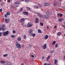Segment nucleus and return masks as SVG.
<instances>
[{
	"mask_svg": "<svg viewBox=\"0 0 65 65\" xmlns=\"http://www.w3.org/2000/svg\"><path fill=\"white\" fill-rule=\"evenodd\" d=\"M16 47L18 48H19V49H21V48H22V46L20 44L18 43V42H17L16 43Z\"/></svg>",
	"mask_w": 65,
	"mask_h": 65,
	"instance_id": "1",
	"label": "nucleus"
},
{
	"mask_svg": "<svg viewBox=\"0 0 65 65\" xmlns=\"http://www.w3.org/2000/svg\"><path fill=\"white\" fill-rule=\"evenodd\" d=\"M60 4H61L60 2L55 1L54 2V3L53 4L54 5V6H57V5H61Z\"/></svg>",
	"mask_w": 65,
	"mask_h": 65,
	"instance_id": "2",
	"label": "nucleus"
},
{
	"mask_svg": "<svg viewBox=\"0 0 65 65\" xmlns=\"http://www.w3.org/2000/svg\"><path fill=\"white\" fill-rule=\"evenodd\" d=\"M9 33V31H6L4 32L3 33V35L4 36H7Z\"/></svg>",
	"mask_w": 65,
	"mask_h": 65,
	"instance_id": "3",
	"label": "nucleus"
},
{
	"mask_svg": "<svg viewBox=\"0 0 65 65\" xmlns=\"http://www.w3.org/2000/svg\"><path fill=\"white\" fill-rule=\"evenodd\" d=\"M33 29H30L28 31V33L29 34V35H30L31 34H33Z\"/></svg>",
	"mask_w": 65,
	"mask_h": 65,
	"instance_id": "4",
	"label": "nucleus"
},
{
	"mask_svg": "<svg viewBox=\"0 0 65 65\" xmlns=\"http://www.w3.org/2000/svg\"><path fill=\"white\" fill-rule=\"evenodd\" d=\"M32 26L33 24H31V23L29 22L27 24V26L28 27V28L31 27H32Z\"/></svg>",
	"mask_w": 65,
	"mask_h": 65,
	"instance_id": "5",
	"label": "nucleus"
},
{
	"mask_svg": "<svg viewBox=\"0 0 65 65\" xmlns=\"http://www.w3.org/2000/svg\"><path fill=\"white\" fill-rule=\"evenodd\" d=\"M42 46V48H43V50H45L47 47V44H45L44 45V46Z\"/></svg>",
	"mask_w": 65,
	"mask_h": 65,
	"instance_id": "6",
	"label": "nucleus"
},
{
	"mask_svg": "<svg viewBox=\"0 0 65 65\" xmlns=\"http://www.w3.org/2000/svg\"><path fill=\"white\" fill-rule=\"evenodd\" d=\"M5 20L6 23H8L10 22V19H5Z\"/></svg>",
	"mask_w": 65,
	"mask_h": 65,
	"instance_id": "7",
	"label": "nucleus"
},
{
	"mask_svg": "<svg viewBox=\"0 0 65 65\" xmlns=\"http://www.w3.org/2000/svg\"><path fill=\"white\" fill-rule=\"evenodd\" d=\"M49 36L47 35H46L44 37V39L45 40H46L48 39Z\"/></svg>",
	"mask_w": 65,
	"mask_h": 65,
	"instance_id": "8",
	"label": "nucleus"
},
{
	"mask_svg": "<svg viewBox=\"0 0 65 65\" xmlns=\"http://www.w3.org/2000/svg\"><path fill=\"white\" fill-rule=\"evenodd\" d=\"M44 5L45 6H49L50 5V3H44Z\"/></svg>",
	"mask_w": 65,
	"mask_h": 65,
	"instance_id": "9",
	"label": "nucleus"
},
{
	"mask_svg": "<svg viewBox=\"0 0 65 65\" xmlns=\"http://www.w3.org/2000/svg\"><path fill=\"white\" fill-rule=\"evenodd\" d=\"M35 23H39V19L37 18L35 21Z\"/></svg>",
	"mask_w": 65,
	"mask_h": 65,
	"instance_id": "10",
	"label": "nucleus"
},
{
	"mask_svg": "<svg viewBox=\"0 0 65 65\" xmlns=\"http://www.w3.org/2000/svg\"><path fill=\"white\" fill-rule=\"evenodd\" d=\"M23 13L24 14H26V15H28L29 14V13L27 12L23 11Z\"/></svg>",
	"mask_w": 65,
	"mask_h": 65,
	"instance_id": "11",
	"label": "nucleus"
},
{
	"mask_svg": "<svg viewBox=\"0 0 65 65\" xmlns=\"http://www.w3.org/2000/svg\"><path fill=\"white\" fill-rule=\"evenodd\" d=\"M37 14L41 18H43V15L42 14L39 13H38Z\"/></svg>",
	"mask_w": 65,
	"mask_h": 65,
	"instance_id": "12",
	"label": "nucleus"
},
{
	"mask_svg": "<svg viewBox=\"0 0 65 65\" xmlns=\"http://www.w3.org/2000/svg\"><path fill=\"white\" fill-rule=\"evenodd\" d=\"M25 21L24 18H22L20 20V22H25Z\"/></svg>",
	"mask_w": 65,
	"mask_h": 65,
	"instance_id": "13",
	"label": "nucleus"
},
{
	"mask_svg": "<svg viewBox=\"0 0 65 65\" xmlns=\"http://www.w3.org/2000/svg\"><path fill=\"white\" fill-rule=\"evenodd\" d=\"M20 3L21 1H17L15 3V4H19Z\"/></svg>",
	"mask_w": 65,
	"mask_h": 65,
	"instance_id": "14",
	"label": "nucleus"
},
{
	"mask_svg": "<svg viewBox=\"0 0 65 65\" xmlns=\"http://www.w3.org/2000/svg\"><path fill=\"white\" fill-rule=\"evenodd\" d=\"M46 14L47 15H50L51 14V13L50 12L48 11L46 12Z\"/></svg>",
	"mask_w": 65,
	"mask_h": 65,
	"instance_id": "15",
	"label": "nucleus"
},
{
	"mask_svg": "<svg viewBox=\"0 0 65 65\" xmlns=\"http://www.w3.org/2000/svg\"><path fill=\"white\" fill-rule=\"evenodd\" d=\"M57 63H58V61H57V60L55 59L54 61V63L55 65H57Z\"/></svg>",
	"mask_w": 65,
	"mask_h": 65,
	"instance_id": "16",
	"label": "nucleus"
},
{
	"mask_svg": "<svg viewBox=\"0 0 65 65\" xmlns=\"http://www.w3.org/2000/svg\"><path fill=\"white\" fill-rule=\"evenodd\" d=\"M63 16V14H60L58 13L57 15L58 17H60V18H61V17Z\"/></svg>",
	"mask_w": 65,
	"mask_h": 65,
	"instance_id": "17",
	"label": "nucleus"
},
{
	"mask_svg": "<svg viewBox=\"0 0 65 65\" xmlns=\"http://www.w3.org/2000/svg\"><path fill=\"white\" fill-rule=\"evenodd\" d=\"M44 17L45 18H46V19L49 18V16H48V15H44Z\"/></svg>",
	"mask_w": 65,
	"mask_h": 65,
	"instance_id": "18",
	"label": "nucleus"
},
{
	"mask_svg": "<svg viewBox=\"0 0 65 65\" xmlns=\"http://www.w3.org/2000/svg\"><path fill=\"white\" fill-rule=\"evenodd\" d=\"M30 36H33V37H35V34H31V35H30Z\"/></svg>",
	"mask_w": 65,
	"mask_h": 65,
	"instance_id": "19",
	"label": "nucleus"
},
{
	"mask_svg": "<svg viewBox=\"0 0 65 65\" xmlns=\"http://www.w3.org/2000/svg\"><path fill=\"white\" fill-rule=\"evenodd\" d=\"M17 39L18 41H21V38L20 37H18Z\"/></svg>",
	"mask_w": 65,
	"mask_h": 65,
	"instance_id": "20",
	"label": "nucleus"
},
{
	"mask_svg": "<svg viewBox=\"0 0 65 65\" xmlns=\"http://www.w3.org/2000/svg\"><path fill=\"white\" fill-rule=\"evenodd\" d=\"M6 14H7V15H10V12H7L6 13Z\"/></svg>",
	"mask_w": 65,
	"mask_h": 65,
	"instance_id": "21",
	"label": "nucleus"
},
{
	"mask_svg": "<svg viewBox=\"0 0 65 65\" xmlns=\"http://www.w3.org/2000/svg\"><path fill=\"white\" fill-rule=\"evenodd\" d=\"M62 21H63V19L61 18H59L58 20V21H59V22H62Z\"/></svg>",
	"mask_w": 65,
	"mask_h": 65,
	"instance_id": "22",
	"label": "nucleus"
},
{
	"mask_svg": "<svg viewBox=\"0 0 65 65\" xmlns=\"http://www.w3.org/2000/svg\"><path fill=\"white\" fill-rule=\"evenodd\" d=\"M4 25H3L2 26H3L2 28V31H4L5 29H4Z\"/></svg>",
	"mask_w": 65,
	"mask_h": 65,
	"instance_id": "23",
	"label": "nucleus"
},
{
	"mask_svg": "<svg viewBox=\"0 0 65 65\" xmlns=\"http://www.w3.org/2000/svg\"><path fill=\"white\" fill-rule=\"evenodd\" d=\"M5 61H0V63L2 64H4V63H5Z\"/></svg>",
	"mask_w": 65,
	"mask_h": 65,
	"instance_id": "24",
	"label": "nucleus"
},
{
	"mask_svg": "<svg viewBox=\"0 0 65 65\" xmlns=\"http://www.w3.org/2000/svg\"><path fill=\"white\" fill-rule=\"evenodd\" d=\"M38 31L39 33H42V31L40 29H38Z\"/></svg>",
	"mask_w": 65,
	"mask_h": 65,
	"instance_id": "25",
	"label": "nucleus"
},
{
	"mask_svg": "<svg viewBox=\"0 0 65 65\" xmlns=\"http://www.w3.org/2000/svg\"><path fill=\"white\" fill-rule=\"evenodd\" d=\"M61 34V32H58L57 34V35L58 36H60Z\"/></svg>",
	"mask_w": 65,
	"mask_h": 65,
	"instance_id": "26",
	"label": "nucleus"
},
{
	"mask_svg": "<svg viewBox=\"0 0 65 65\" xmlns=\"http://www.w3.org/2000/svg\"><path fill=\"white\" fill-rule=\"evenodd\" d=\"M51 57V56L50 55L48 57H47V61H48V60H49V59H50V58Z\"/></svg>",
	"mask_w": 65,
	"mask_h": 65,
	"instance_id": "27",
	"label": "nucleus"
},
{
	"mask_svg": "<svg viewBox=\"0 0 65 65\" xmlns=\"http://www.w3.org/2000/svg\"><path fill=\"white\" fill-rule=\"evenodd\" d=\"M56 44V41H53V43L52 44V45H55Z\"/></svg>",
	"mask_w": 65,
	"mask_h": 65,
	"instance_id": "28",
	"label": "nucleus"
},
{
	"mask_svg": "<svg viewBox=\"0 0 65 65\" xmlns=\"http://www.w3.org/2000/svg\"><path fill=\"white\" fill-rule=\"evenodd\" d=\"M15 37V35H12L11 36V38H14Z\"/></svg>",
	"mask_w": 65,
	"mask_h": 65,
	"instance_id": "29",
	"label": "nucleus"
},
{
	"mask_svg": "<svg viewBox=\"0 0 65 65\" xmlns=\"http://www.w3.org/2000/svg\"><path fill=\"white\" fill-rule=\"evenodd\" d=\"M19 11L21 12H22L23 11V9L22 8H21L19 10Z\"/></svg>",
	"mask_w": 65,
	"mask_h": 65,
	"instance_id": "30",
	"label": "nucleus"
},
{
	"mask_svg": "<svg viewBox=\"0 0 65 65\" xmlns=\"http://www.w3.org/2000/svg\"><path fill=\"white\" fill-rule=\"evenodd\" d=\"M34 8H38V6L37 5H35L34 7Z\"/></svg>",
	"mask_w": 65,
	"mask_h": 65,
	"instance_id": "31",
	"label": "nucleus"
},
{
	"mask_svg": "<svg viewBox=\"0 0 65 65\" xmlns=\"http://www.w3.org/2000/svg\"><path fill=\"white\" fill-rule=\"evenodd\" d=\"M25 1L26 3H29V0H25Z\"/></svg>",
	"mask_w": 65,
	"mask_h": 65,
	"instance_id": "32",
	"label": "nucleus"
},
{
	"mask_svg": "<svg viewBox=\"0 0 65 65\" xmlns=\"http://www.w3.org/2000/svg\"><path fill=\"white\" fill-rule=\"evenodd\" d=\"M23 37L24 38V39H26V35H24L23 36Z\"/></svg>",
	"mask_w": 65,
	"mask_h": 65,
	"instance_id": "33",
	"label": "nucleus"
},
{
	"mask_svg": "<svg viewBox=\"0 0 65 65\" xmlns=\"http://www.w3.org/2000/svg\"><path fill=\"white\" fill-rule=\"evenodd\" d=\"M8 56V55L7 54H4L3 55V57H7Z\"/></svg>",
	"mask_w": 65,
	"mask_h": 65,
	"instance_id": "34",
	"label": "nucleus"
},
{
	"mask_svg": "<svg viewBox=\"0 0 65 65\" xmlns=\"http://www.w3.org/2000/svg\"><path fill=\"white\" fill-rule=\"evenodd\" d=\"M58 44H55V47H56V48H57L58 47Z\"/></svg>",
	"mask_w": 65,
	"mask_h": 65,
	"instance_id": "35",
	"label": "nucleus"
},
{
	"mask_svg": "<svg viewBox=\"0 0 65 65\" xmlns=\"http://www.w3.org/2000/svg\"><path fill=\"white\" fill-rule=\"evenodd\" d=\"M40 25H41V26H43V23L41 22L40 23Z\"/></svg>",
	"mask_w": 65,
	"mask_h": 65,
	"instance_id": "36",
	"label": "nucleus"
},
{
	"mask_svg": "<svg viewBox=\"0 0 65 65\" xmlns=\"http://www.w3.org/2000/svg\"><path fill=\"white\" fill-rule=\"evenodd\" d=\"M26 8L28 10H30V8H29L28 7H26Z\"/></svg>",
	"mask_w": 65,
	"mask_h": 65,
	"instance_id": "37",
	"label": "nucleus"
},
{
	"mask_svg": "<svg viewBox=\"0 0 65 65\" xmlns=\"http://www.w3.org/2000/svg\"><path fill=\"white\" fill-rule=\"evenodd\" d=\"M50 53H52V54H53V53H54V50H52V51H51L50 52Z\"/></svg>",
	"mask_w": 65,
	"mask_h": 65,
	"instance_id": "38",
	"label": "nucleus"
},
{
	"mask_svg": "<svg viewBox=\"0 0 65 65\" xmlns=\"http://www.w3.org/2000/svg\"><path fill=\"white\" fill-rule=\"evenodd\" d=\"M6 64L7 65H10V63H6Z\"/></svg>",
	"mask_w": 65,
	"mask_h": 65,
	"instance_id": "39",
	"label": "nucleus"
},
{
	"mask_svg": "<svg viewBox=\"0 0 65 65\" xmlns=\"http://www.w3.org/2000/svg\"><path fill=\"white\" fill-rule=\"evenodd\" d=\"M38 5L39 6V7H42V6H41V4H39Z\"/></svg>",
	"mask_w": 65,
	"mask_h": 65,
	"instance_id": "40",
	"label": "nucleus"
},
{
	"mask_svg": "<svg viewBox=\"0 0 65 65\" xmlns=\"http://www.w3.org/2000/svg\"><path fill=\"white\" fill-rule=\"evenodd\" d=\"M15 6L16 7H18V5L15 4Z\"/></svg>",
	"mask_w": 65,
	"mask_h": 65,
	"instance_id": "41",
	"label": "nucleus"
},
{
	"mask_svg": "<svg viewBox=\"0 0 65 65\" xmlns=\"http://www.w3.org/2000/svg\"><path fill=\"white\" fill-rule=\"evenodd\" d=\"M7 14H5V18H7Z\"/></svg>",
	"mask_w": 65,
	"mask_h": 65,
	"instance_id": "42",
	"label": "nucleus"
},
{
	"mask_svg": "<svg viewBox=\"0 0 65 65\" xmlns=\"http://www.w3.org/2000/svg\"><path fill=\"white\" fill-rule=\"evenodd\" d=\"M49 64L45 63L44 64V65H48Z\"/></svg>",
	"mask_w": 65,
	"mask_h": 65,
	"instance_id": "43",
	"label": "nucleus"
},
{
	"mask_svg": "<svg viewBox=\"0 0 65 65\" xmlns=\"http://www.w3.org/2000/svg\"><path fill=\"white\" fill-rule=\"evenodd\" d=\"M2 36V32H0V37H1Z\"/></svg>",
	"mask_w": 65,
	"mask_h": 65,
	"instance_id": "44",
	"label": "nucleus"
},
{
	"mask_svg": "<svg viewBox=\"0 0 65 65\" xmlns=\"http://www.w3.org/2000/svg\"><path fill=\"white\" fill-rule=\"evenodd\" d=\"M13 33H15V30H14L13 31Z\"/></svg>",
	"mask_w": 65,
	"mask_h": 65,
	"instance_id": "45",
	"label": "nucleus"
},
{
	"mask_svg": "<svg viewBox=\"0 0 65 65\" xmlns=\"http://www.w3.org/2000/svg\"><path fill=\"white\" fill-rule=\"evenodd\" d=\"M7 1L8 3H10V0H7Z\"/></svg>",
	"mask_w": 65,
	"mask_h": 65,
	"instance_id": "46",
	"label": "nucleus"
},
{
	"mask_svg": "<svg viewBox=\"0 0 65 65\" xmlns=\"http://www.w3.org/2000/svg\"><path fill=\"white\" fill-rule=\"evenodd\" d=\"M2 10H3L2 9H0V12H2Z\"/></svg>",
	"mask_w": 65,
	"mask_h": 65,
	"instance_id": "47",
	"label": "nucleus"
},
{
	"mask_svg": "<svg viewBox=\"0 0 65 65\" xmlns=\"http://www.w3.org/2000/svg\"><path fill=\"white\" fill-rule=\"evenodd\" d=\"M2 30V27H0V30L1 31Z\"/></svg>",
	"mask_w": 65,
	"mask_h": 65,
	"instance_id": "48",
	"label": "nucleus"
},
{
	"mask_svg": "<svg viewBox=\"0 0 65 65\" xmlns=\"http://www.w3.org/2000/svg\"><path fill=\"white\" fill-rule=\"evenodd\" d=\"M21 25H22V26H24V24H23V23L21 24Z\"/></svg>",
	"mask_w": 65,
	"mask_h": 65,
	"instance_id": "49",
	"label": "nucleus"
},
{
	"mask_svg": "<svg viewBox=\"0 0 65 65\" xmlns=\"http://www.w3.org/2000/svg\"><path fill=\"white\" fill-rule=\"evenodd\" d=\"M29 47H32V45H31V44H30L29 45Z\"/></svg>",
	"mask_w": 65,
	"mask_h": 65,
	"instance_id": "50",
	"label": "nucleus"
},
{
	"mask_svg": "<svg viewBox=\"0 0 65 65\" xmlns=\"http://www.w3.org/2000/svg\"><path fill=\"white\" fill-rule=\"evenodd\" d=\"M57 28V26L55 25L54 26V29H55V28Z\"/></svg>",
	"mask_w": 65,
	"mask_h": 65,
	"instance_id": "51",
	"label": "nucleus"
},
{
	"mask_svg": "<svg viewBox=\"0 0 65 65\" xmlns=\"http://www.w3.org/2000/svg\"><path fill=\"white\" fill-rule=\"evenodd\" d=\"M62 8L63 9H64V10H65V7H63Z\"/></svg>",
	"mask_w": 65,
	"mask_h": 65,
	"instance_id": "52",
	"label": "nucleus"
},
{
	"mask_svg": "<svg viewBox=\"0 0 65 65\" xmlns=\"http://www.w3.org/2000/svg\"><path fill=\"white\" fill-rule=\"evenodd\" d=\"M31 57H32V58H34V55H31Z\"/></svg>",
	"mask_w": 65,
	"mask_h": 65,
	"instance_id": "53",
	"label": "nucleus"
},
{
	"mask_svg": "<svg viewBox=\"0 0 65 65\" xmlns=\"http://www.w3.org/2000/svg\"><path fill=\"white\" fill-rule=\"evenodd\" d=\"M21 65H24V63H23V62L22 63H21Z\"/></svg>",
	"mask_w": 65,
	"mask_h": 65,
	"instance_id": "54",
	"label": "nucleus"
},
{
	"mask_svg": "<svg viewBox=\"0 0 65 65\" xmlns=\"http://www.w3.org/2000/svg\"><path fill=\"white\" fill-rule=\"evenodd\" d=\"M47 29L48 30V29H49V27H48V26H47Z\"/></svg>",
	"mask_w": 65,
	"mask_h": 65,
	"instance_id": "55",
	"label": "nucleus"
},
{
	"mask_svg": "<svg viewBox=\"0 0 65 65\" xmlns=\"http://www.w3.org/2000/svg\"><path fill=\"white\" fill-rule=\"evenodd\" d=\"M42 58H42V60H42L43 59H44V57H43Z\"/></svg>",
	"mask_w": 65,
	"mask_h": 65,
	"instance_id": "56",
	"label": "nucleus"
},
{
	"mask_svg": "<svg viewBox=\"0 0 65 65\" xmlns=\"http://www.w3.org/2000/svg\"><path fill=\"white\" fill-rule=\"evenodd\" d=\"M48 65H52V64L51 63H49Z\"/></svg>",
	"mask_w": 65,
	"mask_h": 65,
	"instance_id": "57",
	"label": "nucleus"
},
{
	"mask_svg": "<svg viewBox=\"0 0 65 65\" xmlns=\"http://www.w3.org/2000/svg\"><path fill=\"white\" fill-rule=\"evenodd\" d=\"M24 45H22V47H24Z\"/></svg>",
	"mask_w": 65,
	"mask_h": 65,
	"instance_id": "58",
	"label": "nucleus"
},
{
	"mask_svg": "<svg viewBox=\"0 0 65 65\" xmlns=\"http://www.w3.org/2000/svg\"><path fill=\"white\" fill-rule=\"evenodd\" d=\"M62 26L63 27H64V28H65V26H64V25H62Z\"/></svg>",
	"mask_w": 65,
	"mask_h": 65,
	"instance_id": "59",
	"label": "nucleus"
},
{
	"mask_svg": "<svg viewBox=\"0 0 65 65\" xmlns=\"http://www.w3.org/2000/svg\"><path fill=\"white\" fill-rule=\"evenodd\" d=\"M56 10H57V11H58V9H56Z\"/></svg>",
	"mask_w": 65,
	"mask_h": 65,
	"instance_id": "60",
	"label": "nucleus"
},
{
	"mask_svg": "<svg viewBox=\"0 0 65 65\" xmlns=\"http://www.w3.org/2000/svg\"><path fill=\"white\" fill-rule=\"evenodd\" d=\"M2 1V0H0V2H1V1Z\"/></svg>",
	"mask_w": 65,
	"mask_h": 65,
	"instance_id": "61",
	"label": "nucleus"
},
{
	"mask_svg": "<svg viewBox=\"0 0 65 65\" xmlns=\"http://www.w3.org/2000/svg\"><path fill=\"white\" fill-rule=\"evenodd\" d=\"M13 59H14V57H13Z\"/></svg>",
	"mask_w": 65,
	"mask_h": 65,
	"instance_id": "62",
	"label": "nucleus"
},
{
	"mask_svg": "<svg viewBox=\"0 0 65 65\" xmlns=\"http://www.w3.org/2000/svg\"><path fill=\"white\" fill-rule=\"evenodd\" d=\"M64 36H65V33L64 34Z\"/></svg>",
	"mask_w": 65,
	"mask_h": 65,
	"instance_id": "63",
	"label": "nucleus"
},
{
	"mask_svg": "<svg viewBox=\"0 0 65 65\" xmlns=\"http://www.w3.org/2000/svg\"><path fill=\"white\" fill-rule=\"evenodd\" d=\"M14 7H14L13 8H14Z\"/></svg>",
	"mask_w": 65,
	"mask_h": 65,
	"instance_id": "64",
	"label": "nucleus"
}]
</instances>
